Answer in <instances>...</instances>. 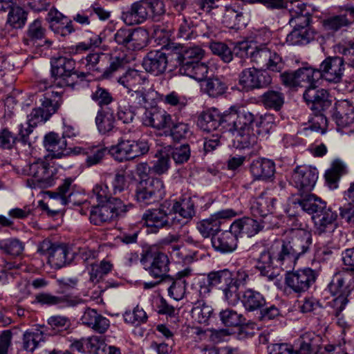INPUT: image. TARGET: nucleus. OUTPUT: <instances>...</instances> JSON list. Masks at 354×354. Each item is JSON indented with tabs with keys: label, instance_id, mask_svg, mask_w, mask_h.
Instances as JSON below:
<instances>
[{
	"label": "nucleus",
	"instance_id": "1",
	"mask_svg": "<svg viewBox=\"0 0 354 354\" xmlns=\"http://www.w3.org/2000/svg\"><path fill=\"white\" fill-rule=\"evenodd\" d=\"M313 244L310 232L304 229H291L284 238L275 241L272 249H277L274 255L276 266L283 270H290L295 267L300 257L308 253Z\"/></svg>",
	"mask_w": 354,
	"mask_h": 354
},
{
	"label": "nucleus",
	"instance_id": "2",
	"mask_svg": "<svg viewBox=\"0 0 354 354\" xmlns=\"http://www.w3.org/2000/svg\"><path fill=\"white\" fill-rule=\"evenodd\" d=\"M228 131L236 139L241 148L252 147L257 145V138L250 134L259 114H254L245 108L232 106L228 111Z\"/></svg>",
	"mask_w": 354,
	"mask_h": 354
},
{
	"label": "nucleus",
	"instance_id": "3",
	"mask_svg": "<svg viewBox=\"0 0 354 354\" xmlns=\"http://www.w3.org/2000/svg\"><path fill=\"white\" fill-rule=\"evenodd\" d=\"M224 0H197L199 9L214 21L229 28L239 29L246 24L240 8L236 5H224Z\"/></svg>",
	"mask_w": 354,
	"mask_h": 354
},
{
	"label": "nucleus",
	"instance_id": "4",
	"mask_svg": "<svg viewBox=\"0 0 354 354\" xmlns=\"http://www.w3.org/2000/svg\"><path fill=\"white\" fill-rule=\"evenodd\" d=\"M19 174L29 176L26 185L31 189H46L55 183L57 169L46 161L39 159L17 169Z\"/></svg>",
	"mask_w": 354,
	"mask_h": 354
},
{
	"label": "nucleus",
	"instance_id": "5",
	"mask_svg": "<svg viewBox=\"0 0 354 354\" xmlns=\"http://www.w3.org/2000/svg\"><path fill=\"white\" fill-rule=\"evenodd\" d=\"M41 106L33 109L28 115V124L35 127L38 124L45 122L59 109L62 103L61 95L58 92L48 91L39 100Z\"/></svg>",
	"mask_w": 354,
	"mask_h": 354
},
{
	"label": "nucleus",
	"instance_id": "6",
	"mask_svg": "<svg viewBox=\"0 0 354 354\" xmlns=\"http://www.w3.org/2000/svg\"><path fill=\"white\" fill-rule=\"evenodd\" d=\"M351 279H354V268H344L334 274L328 286V290L333 295L339 294L332 301L337 317L339 315L348 302L347 295L342 293V290L344 288L349 286Z\"/></svg>",
	"mask_w": 354,
	"mask_h": 354
},
{
	"label": "nucleus",
	"instance_id": "7",
	"mask_svg": "<svg viewBox=\"0 0 354 354\" xmlns=\"http://www.w3.org/2000/svg\"><path fill=\"white\" fill-rule=\"evenodd\" d=\"M128 205L120 198H113L106 203L93 207L90 212V221L100 225L123 216L128 211Z\"/></svg>",
	"mask_w": 354,
	"mask_h": 354
},
{
	"label": "nucleus",
	"instance_id": "8",
	"mask_svg": "<svg viewBox=\"0 0 354 354\" xmlns=\"http://www.w3.org/2000/svg\"><path fill=\"white\" fill-rule=\"evenodd\" d=\"M149 149V145L145 140L121 139L117 145L111 146L108 152L115 160L121 162L144 155Z\"/></svg>",
	"mask_w": 354,
	"mask_h": 354
},
{
	"label": "nucleus",
	"instance_id": "9",
	"mask_svg": "<svg viewBox=\"0 0 354 354\" xmlns=\"http://www.w3.org/2000/svg\"><path fill=\"white\" fill-rule=\"evenodd\" d=\"M165 194L164 183L158 178L142 180L136 190V200L141 205L153 204L162 199Z\"/></svg>",
	"mask_w": 354,
	"mask_h": 354
},
{
	"label": "nucleus",
	"instance_id": "10",
	"mask_svg": "<svg viewBox=\"0 0 354 354\" xmlns=\"http://www.w3.org/2000/svg\"><path fill=\"white\" fill-rule=\"evenodd\" d=\"M250 59L257 66L273 72H281L285 65L282 57L266 44L254 45L250 53Z\"/></svg>",
	"mask_w": 354,
	"mask_h": 354
},
{
	"label": "nucleus",
	"instance_id": "11",
	"mask_svg": "<svg viewBox=\"0 0 354 354\" xmlns=\"http://www.w3.org/2000/svg\"><path fill=\"white\" fill-rule=\"evenodd\" d=\"M75 62L68 57L60 56L51 61V75L55 84L60 87L73 86V71Z\"/></svg>",
	"mask_w": 354,
	"mask_h": 354
},
{
	"label": "nucleus",
	"instance_id": "12",
	"mask_svg": "<svg viewBox=\"0 0 354 354\" xmlns=\"http://www.w3.org/2000/svg\"><path fill=\"white\" fill-rule=\"evenodd\" d=\"M316 270L310 268H304L296 271H287L285 283L294 292L301 294L308 290L315 283L317 278Z\"/></svg>",
	"mask_w": 354,
	"mask_h": 354
},
{
	"label": "nucleus",
	"instance_id": "13",
	"mask_svg": "<svg viewBox=\"0 0 354 354\" xmlns=\"http://www.w3.org/2000/svg\"><path fill=\"white\" fill-rule=\"evenodd\" d=\"M272 83V77L266 70L254 67L243 69L239 75V84L245 91L263 88Z\"/></svg>",
	"mask_w": 354,
	"mask_h": 354
},
{
	"label": "nucleus",
	"instance_id": "14",
	"mask_svg": "<svg viewBox=\"0 0 354 354\" xmlns=\"http://www.w3.org/2000/svg\"><path fill=\"white\" fill-rule=\"evenodd\" d=\"M345 60L344 57L339 56L328 57L317 68L319 73V80L334 84L339 83L344 75Z\"/></svg>",
	"mask_w": 354,
	"mask_h": 354
},
{
	"label": "nucleus",
	"instance_id": "15",
	"mask_svg": "<svg viewBox=\"0 0 354 354\" xmlns=\"http://www.w3.org/2000/svg\"><path fill=\"white\" fill-rule=\"evenodd\" d=\"M317 178L318 171L316 168L301 165L294 169L291 181L301 194H305L313 189Z\"/></svg>",
	"mask_w": 354,
	"mask_h": 354
},
{
	"label": "nucleus",
	"instance_id": "16",
	"mask_svg": "<svg viewBox=\"0 0 354 354\" xmlns=\"http://www.w3.org/2000/svg\"><path fill=\"white\" fill-rule=\"evenodd\" d=\"M228 112L221 113L217 109L212 108L203 112L198 118L197 125L203 131L209 133L221 127L223 131H228V122H225Z\"/></svg>",
	"mask_w": 354,
	"mask_h": 354
},
{
	"label": "nucleus",
	"instance_id": "17",
	"mask_svg": "<svg viewBox=\"0 0 354 354\" xmlns=\"http://www.w3.org/2000/svg\"><path fill=\"white\" fill-rule=\"evenodd\" d=\"M165 205L158 209H148L142 215L147 226L154 228L153 232L163 227H169L176 223V218L171 212L165 209Z\"/></svg>",
	"mask_w": 354,
	"mask_h": 354
},
{
	"label": "nucleus",
	"instance_id": "18",
	"mask_svg": "<svg viewBox=\"0 0 354 354\" xmlns=\"http://www.w3.org/2000/svg\"><path fill=\"white\" fill-rule=\"evenodd\" d=\"M236 215L232 209L220 210L211 215L209 218L203 220L197 225V229L204 238L216 236L220 231L221 219H228Z\"/></svg>",
	"mask_w": 354,
	"mask_h": 354
},
{
	"label": "nucleus",
	"instance_id": "19",
	"mask_svg": "<svg viewBox=\"0 0 354 354\" xmlns=\"http://www.w3.org/2000/svg\"><path fill=\"white\" fill-rule=\"evenodd\" d=\"M232 281V272L228 269H223L216 271H212L207 275V282L212 287L222 290L224 299L228 304H232V292L231 285Z\"/></svg>",
	"mask_w": 354,
	"mask_h": 354
},
{
	"label": "nucleus",
	"instance_id": "20",
	"mask_svg": "<svg viewBox=\"0 0 354 354\" xmlns=\"http://www.w3.org/2000/svg\"><path fill=\"white\" fill-rule=\"evenodd\" d=\"M44 145L53 158H61L76 152L68 146L67 140L55 132H50L44 137Z\"/></svg>",
	"mask_w": 354,
	"mask_h": 354
},
{
	"label": "nucleus",
	"instance_id": "21",
	"mask_svg": "<svg viewBox=\"0 0 354 354\" xmlns=\"http://www.w3.org/2000/svg\"><path fill=\"white\" fill-rule=\"evenodd\" d=\"M304 99L314 112H325L332 106L329 93L325 89L310 87L304 93Z\"/></svg>",
	"mask_w": 354,
	"mask_h": 354
},
{
	"label": "nucleus",
	"instance_id": "22",
	"mask_svg": "<svg viewBox=\"0 0 354 354\" xmlns=\"http://www.w3.org/2000/svg\"><path fill=\"white\" fill-rule=\"evenodd\" d=\"M142 123L146 127L165 130L172 124V117L165 109L152 106L145 111Z\"/></svg>",
	"mask_w": 354,
	"mask_h": 354
},
{
	"label": "nucleus",
	"instance_id": "23",
	"mask_svg": "<svg viewBox=\"0 0 354 354\" xmlns=\"http://www.w3.org/2000/svg\"><path fill=\"white\" fill-rule=\"evenodd\" d=\"M346 13L328 17L323 21V26L326 30L336 32L349 28L354 22V6L345 5L340 8Z\"/></svg>",
	"mask_w": 354,
	"mask_h": 354
},
{
	"label": "nucleus",
	"instance_id": "24",
	"mask_svg": "<svg viewBox=\"0 0 354 354\" xmlns=\"http://www.w3.org/2000/svg\"><path fill=\"white\" fill-rule=\"evenodd\" d=\"M146 78L137 70L129 69L125 74L120 77L118 82L124 87L127 88L129 91H134L132 95H136L138 100V104L142 105L148 102L146 94L140 90H135L139 85L143 84Z\"/></svg>",
	"mask_w": 354,
	"mask_h": 354
},
{
	"label": "nucleus",
	"instance_id": "25",
	"mask_svg": "<svg viewBox=\"0 0 354 354\" xmlns=\"http://www.w3.org/2000/svg\"><path fill=\"white\" fill-rule=\"evenodd\" d=\"M47 30L39 19L29 24L23 38V43L28 46H37L44 40L45 44L50 46L52 41L46 39Z\"/></svg>",
	"mask_w": 354,
	"mask_h": 354
},
{
	"label": "nucleus",
	"instance_id": "26",
	"mask_svg": "<svg viewBox=\"0 0 354 354\" xmlns=\"http://www.w3.org/2000/svg\"><path fill=\"white\" fill-rule=\"evenodd\" d=\"M335 108L333 118L338 131L349 127L354 123V106L352 102L346 100L338 101Z\"/></svg>",
	"mask_w": 354,
	"mask_h": 354
},
{
	"label": "nucleus",
	"instance_id": "27",
	"mask_svg": "<svg viewBox=\"0 0 354 354\" xmlns=\"http://www.w3.org/2000/svg\"><path fill=\"white\" fill-rule=\"evenodd\" d=\"M166 53L161 50H151L144 57L142 66L145 71L153 75L162 74L167 66Z\"/></svg>",
	"mask_w": 354,
	"mask_h": 354
},
{
	"label": "nucleus",
	"instance_id": "28",
	"mask_svg": "<svg viewBox=\"0 0 354 354\" xmlns=\"http://www.w3.org/2000/svg\"><path fill=\"white\" fill-rule=\"evenodd\" d=\"M205 51L198 46L185 47L176 46L174 47L172 55L180 66L200 61L204 56Z\"/></svg>",
	"mask_w": 354,
	"mask_h": 354
},
{
	"label": "nucleus",
	"instance_id": "29",
	"mask_svg": "<svg viewBox=\"0 0 354 354\" xmlns=\"http://www.w3.org/2000/svg\"><path fill=\"white\" fill-rule=\"evenodd\" d=\"M169 259L168 256L162 252H156L151 254V262L148 268L151 277L154 279L164 281L169 275L167 272L169 270Z\"/></svg>",
	"mask_w": 354,
	"mask_h": 354
},
{
	"label": "nucleus",
	"instance_id": "30",
	"mask_svg": "<svg viewBox=\"0 0 354 354\" xmlns=\"http://www.w3.org/2000/svg\"><path fill=\"white\" fill-rule=\"evenodd\" d=\"M265 223L264 221L259 222L250 217H243L232 223V231L234 232L237 236L239 235H245L248 237H252L262 230Z\"/></svg>",
	"mask_w": 354,
	"mask_h": 354
},
{
	"label": "nucleus",
	"instance_id": "31",
	"mask_svg": "<svg viewBox=\"0 0 354 354\" xmlns=\"http://www.w3.org/2000/svg\"><path fill=\"white\" fill-rule=\"evenodd\" d=\"M250 170L255 180H271L275 173V163L270 159L258 158L252 162Z\"/></svg>",
	"mask_w": 354,
	"mask_h": 354
},
{
	"label": "nucleus",
	"instance_id": "32",
	"mask_svg": "<svg viewBox=\"0 0 354 354\" xmlns=\"http://www.w3.org/2000/svg\"><path fill=\"white\" fill-rule=\"evenodd\" d=\"M322 337L314 333H306L298 339L299 347L295 354H323Z\"/></svg>",
	"mask_w": 354,
	"mask_h": 354
},
{
	"label": "nucleus",
	"instance_id": "33",
	"mask_svg": "<svg viewBox=\"0 0 354 354\" xmlns=\"http://www.w3.org/2000/svg\"><path fill=\"white\" fill-rule=\"evenodd\" d=\"M149 16L144 0L134 2L122 13V19L129 26L138 25L146 21Z\"/></svg>",
	"mask_w": 354,
	"mask_h": 354
},
{
	"label": "nucleus",
	"instance_id": "34",
	"mask_svg": "<svg viewBox=\"0 0 354 354\" xmlns=\"http://www.w3.org/2000/svg\"><path fill=\"white\" fill-rule=\"evenodd\" d=\"M238 236L232 231L226 230L212 237V244L215 250L221 253H230L237 248Z\"/></svg>",
	"mask_w": 354,
	"mask_h": 354
},
{
	"label": "nucleus",
	"instance_id": "35",
	"mask_svg": "<svg viewBox=\"0 0 354 354\" xmlns=\"http://www.w3.org/2000/svg\"><path fill=\"white\" fill-rule=\"evenodd\" d=\"M300 198H297L295 205H298L303 211L313 216L320 214L325 209L326 203L320 198L311 194H300Z\"/></svg>",
	"mask_w": 354,
	"mask_h": 354
},
{
	"label": "nucleus",
	"instance_id": "36",
	"mask_svg": "<svg viewBox=\"0 0 354 354\" xmlns=\"http://www.w3.org/2000/svg\"><path fill=\"white\" fill-rule=\"evenodd\" d=\"M276 199L271 197H266L263 194L251 201L250 212L255 217H272L274 209Z\"/></svg>",
	"mask_w": 354,
	"mask_h": 354
},
{
	"label": "nucleus",
	"instance_id": "37",
	"mask_svg": "<svg viewBox=\"0 0 354 354\" xmlns=\"http://www.w3.org/2000/svg\"><path fill=\"white\" fill-rule=\"evenodd\" d=\"M95 122L99 133L102 135H109L117 130L115 115L109 109H100Z\"/></svg>",
	"mask_w": 354,
	"mask_h": 354
},
{
	"label": "nucleus",
	"instance_id": "38",
	"mask_svg": "<svg viewBox=\"0 0 354 354\" xmlns=\"http://www.w3.org/2000/svg\"><path fill=\"white\" fill-rule=\"evenodd\" d=\"M240 301L248 312L259 310L263 308L266 304L264 296L261 292L252 288H248L242 292Z\"/></svg>",
	"mask_w": 354,
	"mask_h": 354
},
{
	"label": "nucleus",
	"instance_id": "39",
	"mask_svg": "<svg viewBox=\"0 0 354 354\" xmlns=\"http://www.w3.org/2000/svg\"><path fill=\"white\" fill-rule=\"evenodd\" d=\"M274 126V120L272 115H259V117H257L254 127L252 128L250 133V134L254 135L257 138V144L259 140L268 138Z\"/></svg>",
	"mask_w": 354,
	"mask_h": 354
},
{
	"label": "nucleus",
	"instance_id": "40",
	"mask_svg": "<svg viewBox=\"0 0 354 354\" xmlns=\"http://www.w3.org/2000/svg\"><path fill=\"white\" fill-rule=\"evenodd\" d=\"M337 217V214L326 207L322 213L312 216L319 234L333 230Z\"/></svg>",
	"mask_w": 354,
	"mask_h": 354
},
{
	"label": "nucleus",
	"instance_id": "41",
	"mask_svg": "<svg viewBox=\"0 0 354 354\" xmlns=\"http://www.w3.org/2000/svg\"><path fill=\"white\" fill-rule=\"evenodd\" d=\"M73 180L71 178H66L63 183L57 189L56 192H47V195L50 198L55 199L59 201L62 205L75 202L72 200L74 186Z\"/></svg>",
	"mask_w": 354,
	"mask_h": 354
},
{
	"label": "nucleus",
	"instance_id": "42",
	"mask_svg": "<svg viewBox=\"0 0 354 354\" xmlns=\"http://www.w3.org/2000/svg\"><path fill=\"white\" fill-rule=\"evenodd\" d=\"M299 87H315L319 80V73L317 68L310 66H304L296 70Z\"/></svg>",
	"mask_w": 354,
	"mask_h": 354
},
{
	"label": "nucleus",
	"instance_id": "43",
	"mask_svg": "<svg viewBox=\"0 0 354 354\" xmlns=\"http://www.w3.org/2000/svg\"><path fill=\"white\" fill-rule=\"evenodd\" d=\"M27 17L28 12L15 3L8 12L6 24L12 29H21L26 23Z\"/></svg>",
	"mask_w": 354,
	"mask_h": 354
},
{
	"label": "nucleus",
	"instance_id": "44",
	"mask_svg": "<svg viewBox=\"0 0 354 354\" xmlns=\"http://www.w3.org/2000/svg\"><path fill=\"white\" fill-rule=\"evenodd\" d=\"M37 302L46 305H59L61 307L75 306L78 304L76 299L68 295L54 296L48 293H41L36 296Z\"/></svg>",
	"mask_w": 354,
	"mask_h": 354
},
{
	"label": "nucleus",
	"instance_id": "45",
	"mask_svg": "<svg viewBox=\"0 0 354 354\" xmlns=\"http://www.w3.org/2000/svg\"><path fill=\"white\" fill-rule=\"evenodd\" d=\"M284 95L279 91L268 90L261 96V102L266 109L279 111L284 104Z\"/></svg>",
	"mask_w": 354,
	"mask_h": 354
},
{
	"label": "nucleus",
	"instance_id": "46",
	"mask_svg": "<svg viewBox=\"0 0 354 354\" xmlns=\"http://www.w3.org/2000/svg\"><path fill=\"white\" fill-rule=\"evenodd\" d=\"M313 29L293 28L292 31L286 37V42L290 45H304L314 39Z\"/></svg>",
	"mask_w": 354,
	"mask_h": 354
},
{
	"label": "nucleus",
	"instance_id": "47",
	"mask_svg": "<svg viewBox=\"0 0 354 354\" xmlns=\"http://www.w3.org/2000/svg\"><path fill=\"white\" fill-rule=\"evenodd\" d=\"M170 212L178 214L184 219L189 221L196 214L194 203L189 197L182 198L174 203Z\"/></svg>",
	"mask_w": 354,
	"mask_h": 354
},
{
	"label": "nucleus",
	"instance_id": "48",
	"mask_svg": "<svg viewBox=\"0 0 354 354\" xmlns=\"http://www.w3.org/2000/svg\"><path fill=\"white\" fill-rule=\"evenodd\" d=\"M207 66L200 61L179 68L180 74L189 76L197 81L203 80L207 76Z\"/></svg>",
	"mask_w": 354,
	"mask_h": 354
},
{
	"label": "nucleus",
	"instance_id": "49",
	"mask_svg": "<svg viewBox=\"0 0 354 354\" xmlns=\"http://www.w3.org/2000/svg\"><path fill=\"white\" fill-rule=\"evenodd\" d=\"M44 341V333L39 328L27 330L23 335V348L30 352H32L39 346V343Z\"/></svg>",
	"mask_w": 354,
	"mask_h": 354
},
{
	"label": "nucleus",
	"instance_id": "50",
	"mask_svg": "<svg viewBox=\"0 0 354 354\" xmlns=\"http://www.w3.org/2000/svg\"><path fill=\"white\" fill-rule=\"evenodd\" d=\"M347 172L345 164L339 160H335L331 167L326 171L325 178L328 185L332 188L337 187V183L340 178Z\"/></svg>",
	"mask_w": 354,
	"mask_h": 354
},
{
	"label": "nucleus",
	"instance_id": "51",
	"mask_svg": "<svg viewBox=\"0 0 354 354\" xmlns=\"http://www.w3.org/2000/svg\"><path fill=\"white\" fill-rule=\"evenodd\" d=\"M167 156L171 158L176 164L181 165L188 161L191 156L190 147L187 144L178 146H168L165 148Z\"/></svg>",
	"mask_w": 354,
	"mask_h": 354
},
{
	"label": "nucleus",
	"instance_id": "52",
	"mask_svg": "<svg viewBox=\"0 0 354 354\" xmlns=\"http://www.w3.org/2000/svg\"><path fill=\"white\" fill-rule=\"evenodd\" d=\"M162 283L169 285L168 294L171 298L176 301H179L183 298L186 287V281L185 279H174L169 276L162 281Z\"/></svg>",
	"mask_w": 354,
	"mask_h": 354
},
{
	"label": "nucleus",
	"instance_id": "53",
	"mask_svg": "<svg viewBox=\"0 0 354 354\" xmlns=\"http://www.w3.org/2000/svg\"><path fill=\"white\" fill-rule=\"evenodd\" d=\"M149 40L148 32L142 28L131 29L129 41L127 49L131 50H138L147 44Z\"/></svg>",
	"mask_w": 354,
	"mask_h": 354
},
{
	"label": "nucleus",
	"instance_id": "54",
	"mask_svg": "<svg viewBox=\"0 0 354 354\" xmlns=\"http://www.w3.org/2000/svg\"><path fill=\"white\" fill-rule=\"evenodd\" d=\"M113 268L111 261L103 259L100 263H91L89 270L92 282H98L104 275L109 273Z\"/></svg>",
	"mask_w": 354,
	"mask_h": 354
},
{
	"label": "nucleus",
	"instance_id": "55",
	"mask_svg": "<svg viewBox=\"0 0 354 354\" xmlns=\"http://www.w3.org/2000/svg\"><path fill=\"white\" fill-rule=\"evenodd\" d=\"M196 37L197 33L193 21L183 17L178 25L176 37L181 41H189Z\"/></svg>",
	"mask_w": 354,
	"mask_h": 354
},
{
	"label": "nucleus",
	"instance_id": "56",
	"mask_svg": "<svg viewBox=\"0 0 354 354\" xmlns=\"http://www.w3.org/2000/svg\"><path fill=\"white\" fill-rule=\"evenodd\" d=\"M219 315L222 323L226 326L236 327L245 324L243 315L232 309L222 310Z\"/></svg>",
	"mask_w": 354,
	"mask_h": 354
},
{
	"label": "nucleus",
	"instance_id": "57",
	"mask_svg": "<svg viewBox=\"0 0 354 354\" xmlns=\"http://www.w3.org/2000/svg\"><path fill=\"white\" fill-rule=\"evenodd\" d=\"M270 250H263L257 259L256 268L261 274H268V270L273 268L274 261L276 262L274 256L276 255L277 250H272L271 247Z\"/></svg>",
	"mask_w": 354,
	"mask_h": 354
},
{
	"label": "nucleus",
	"instance_id": "58",
	"mask_svg": "<svg viewBox=\"0 0 354 354\" xmlns=\"http://www.w3.org/2000/svg\"><path fill=\"white\" fill-rule=\"evenodd\" d=\"M68 250L66 247L57 245L48 257V263L55 268H61L67 262Z\"/></svg>",
	"mask_w": 354,
	"mask_h": 354
},
{
	"label": "nucleus",
	"instance_id": "59",
	"mask_svg": "<svg viewBox=\"0 0 354 354\" xmlns=\"http://www.w3.org/2000/svg\"><path fill=\"white\" fill-rule=\"evenodd\" d=\"M212 313L213 308L212 306L201 301H197L192 310V317L201 324H206Z\"/></svg>",
	"mask_w": 354,
	"mask_h": 354
},
{
	"label": "nucleus",
	"instance_id": "60",
	"mask_svg": "<svg viewBox=\"0 0 354 354\" xmlns=\"http://www.w3.org/2000/svg\"><path fill=\"white\" fill-rule=\"evenodd\" d=\"M250 280V274L247 270L240 269L236 272L235 276L232 274V281L231 285L232 292V304L238 299V291L240 287L246 286Z\"/></svg>",
	"mask_w": 354,
	"mask_h": 354
},
{
	"label": "nucleus",
	"instance_id": "61",
	"mask_svg": "<svg viewBox=\"0 0 354 354\" xmlns=\"http://www.w3.org/2000/svg\"><path fill=\"white\" fill-rule=\"evenodd\" d=\"M167 132L171 136L174 140L180 141L186 139L190 134V129L187 124L178 122L172 124L167 128Z\"/></svg>",
	"mask_w": 354,
	"mask_h": 354
},
{
	"label": "nucleus",
	"instance_id": "62",
	"mask_svg": "<svg viewBox=\"0 0 354 354\" xmlns=\"http://www.w3.org/2000/svg\"><path fill=\"white\" fill-rule=\"evenodd\" d=\"M225 84L218 78H209L205 80L203 89L212 97L223 95L226 90Z\"/></svg>",
	"mask_w": 354,
	"mask_h": 354
},
{
	"label": "nucleus",
	"instance_id": "63",
	"mask_svg": "<svg viewBox=\"0 0 354 354\" xmlns=\"http://www.w3.org/2000/svg\"><path fill=\"white\" fill-rule=\"evenodd\" d=\"M91 97L93 101L96 102L100 109L104 106L110 104L113 98L111 93L105 88L97 86L94 91L92 92Z\"/></svg>",
	"mask_w": 354,
	"mask_h": 354
},
{
	"label": "nucleus",
	"instance_id": "64",
	"mask_svg": "<svg viewBox=\"0 0 354 354\" xmlns=\"http://www.w3.org/2000/svg\"><path fill=\"white\" fill-rule=\"evenodd\" d=\"M209 48L214 55L219 56L224 62L228 63L232 59V53L224 43L211 42Z\"/></svg>",
	"mask_w": 354,
	"mask_h": 354
}]
</instances>
